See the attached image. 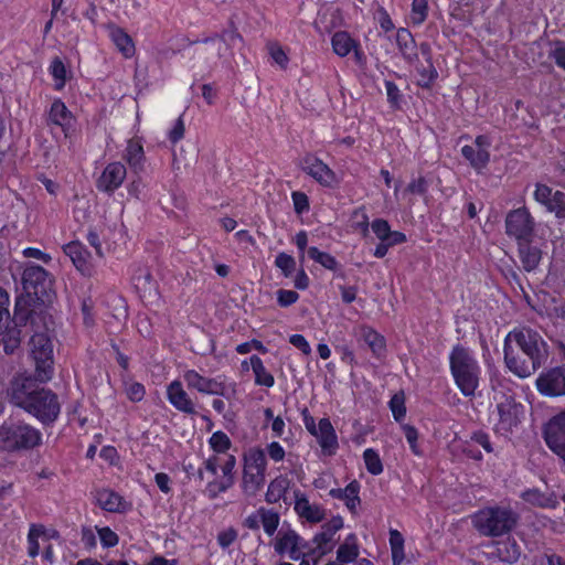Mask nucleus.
Returning a JSON list of instances; mask_svg holds the SVG:
<instances>
[{
  "label": "nucleus",
  "mask_w": 565,
  "mask_h": 565,
  "mask_svg": "<svg viewBox=\"0 0 565 565\" xmlns=\"http://www.w3.org/2000/svg\"><path fill=\"white\" fill-rule=\"evenodd\" d=\"M503 353L508 370L520 379H526L547 362L550 345L539 331L518 327L505 335Z\"/></svg>",
  "instance_id": "obj_1"
},
{
  "label": "nucleus",
  "mask_w": 565,
  "mask_h": 565,
  "mask_svg": "<svg viewBox=\"0 0 565 565\" xmlns=\"http://www.w3.org/2000/svg\"><path fill=\"white\" fill-rule=\"evenodd\" d=\"M39 383L35 375L34 379L17 375L10 381L7 396L11 404L34 416L41 424L51 425L61 413L58 397Z\"/></svg>",
  "instance_id": "obj_2"
},
{
  "label": "nucleus",
  "mask_w": 565,
  "mask_h": 565,
  "mask_svg": "<svg viewBox=\"0 0 565 565\" xmlns=\"http://www.w3.org/2000/svg\"><path fill=\"white\" fill-rule=\"evenodd\" d=\"M449 369L460 393L465 397H475L482 371L473 351L461 344L455 345L449 353Z\"/></svg>",
  "instance_id": "obj_3"
},
{
  "label": "nucleus",
  "mask_w": 565,
  "mask_h": 565,
  "mask_svg": "<svg viewBox=\"0 0 565 565\" xmlns=\"http://www.w3.org/2000/svg\"><path fill=\"white\" fill-rule=\"evenodd\" d=\"M519 514L510 505L486 507L471 515V523L477 532L486 537H498L515 529Z\"/></svg>",
  "instance_id": "obj_4"
},
{
  "label": "nucleus",
  "mask_w": 565,
  "mask_h": 565,
  "mask_svg": "<svg viewBox=\"0 0 565 565\" xmlns=\"http://www.w3.org/2000/svg\"><path fill=\"white\" fill-rule=\"evenodd\" d=\"M42 445V433L23 420H6L0 425V451L23 452Z\"/></svg>",
  "instance_id": "obj_5"
},
{
  "label": "nucleus",
  "mask_w": 565,
  "mask_h": 565,
  "mask_svg": "<svg viewBox=\"0 0 565 565\" xmlns=\"http://www.w3.org/2000/svg\"><path fill=\"white\" fill-rule=\"evenodd\" d=\"M22 286L29 300L33 303L46 305L55 297L54 278L40 265L29 263L22 273Z\"/></svg>",
  "instance_id": "obj_6"
},
{
  "label": "nucleus",
  "mask_w": 565,
  "mask_h": 565,
  "mask_svg": "<svg viewBox=\"0 0 565 565\" xmlns=\"http://www.w3.org/2000/svg\"><path fill=\"white\" fill-rule=\"evenodd\" d=\"M30 345L35 361V376L40 383H46L54 373L52 340L46 332H35L30 339Z\"/></svg>",
  "instance_id": "obj_7"
},
{
  "label": "nucleus",
  "mask_w": 565,
  "mask_h": 565,
  "mask_svg": "<svg viewBox=\"0 0 565 565\" xmlns=\"http://www.w3.org/2000/svg\"><path fill=\"white\" fill-rule=\"evenodd\" d=\"M505 234L516 243L535 237V220L527 207L510 211L505 216Z\"/></svg>",
  "instance_id": "obj_8"
},
{
  "label": "nucleus",
  "mask_w": 565,
  "mask_h": 565,
  "mask_svg": "<svg viewBox=\"0 0 565 565\" xmlns=\"http://www.w3.org/2000/svg\"><path fill=\"white\" fill-rule=\"evenodd\" d=\"M183 380L189 390L196 391L201 394L220 395L224 397L228 395V386L222 375L207 377L195 370H188L183 374Z\"/></svg>",
  "instance_id": "obj_9"
},
{
  "label": "nucleus",
  "mask_w": 565,
  "mask_h": 565,
  "mask_svg": "<svg viewBox=\"0 0 565 565\" xmlns=\"http://www.w3.org/2000/svg\"><path fill=\"white\" fill-rule=\"evenodd\" d=\"M499 422L495 425L497 431L507 434L511 431L520 423V416L523 413V406L515 402L514 396L504 397L495 401Z\"/></svg>",
  "instance_id": "obj_10"
},
{
  "label": "nucleus",
  "mask_w": 565,
  "mask_h": 565,
  "mask_svg": "<svg viewBox=\"0 0 565 565\" xmlns=\"http://www.w3.org/2000/svg\"><path fill=\"white\" fill-rule=\"evenodd\" d=\"M543 435L547 447L565 465V411L550 419L544 427Z\"/></svg>",
  "instance_id": "obj_11"
},
{
  "label": "nucleus",
  "mask_w": 565,
  "mask_h": 565,
  "mask_svg": "<svg viewBox=\"0 0 565 565\" xmlns=\"http://www.w3.org/2000/svg\"><path fill=\"white\" fill-rule=\"evenodd\" d=\"M533 196L537 203L543 205L547 212L553 213L556 218L565 220V193L553 190L546 184L537 183Z\"/></svg>",
  "instance_id": "obj_12"
},
{
  "label": "nucleus",
  "mask_w": 565,
  "mask_h": 565,
  "mask_svg": "<svg viewBox=\"0 0 565 565\" xmlns=\"http://www.w3.org/2000/svg\"><path fill=\"white\" fill-rule=\"evenodd\" d=\"M490 146L491 139L488 136L479 135L472 145L461 148V154L477 172H481L490 161Z\"/></svg>",
  "instance_id": "obj_13"
},
{
  "label": "nucleus",
  "mask_w": 565,
  "mask_h": 565,
  "mask_svg": "<svg viewBox=\"0 0 565 565\" xmlns=\"http://www.w3.org/2000/svg\"><path fill=\"white\" fill-rule=\"evenodd\" d=\"M275 551L278 554L288 553L289 557L298 561L301 556H307L303 550L308 548V543L294 530L281 529L276 537L274 544Z\"/></svg>",
  "instance_id": "obj_14"
},
{
  "label": "nucleus",
  "mask_w": 565,
  "mask_h": 565,
  "mask_svg": "<svg viewBox=\"0 0 565 565\" xmlns=\"http://www.w3.org/2000/svg\"><path fill=\"white\" fill-rule=\"evenodd\" d=\"M537 391L548 397L565 395V367H552L536 379Z\"/></svg>",
  "instance_id": "obj_15"
},
{
  "label": "nucleus",
  "mask_w": 565,
  "mask_h": 565,
  "mask_svg": "<svg viewBox=\"0 0 565 565\" xmlns=\"http://www.w3.org/2000/svg\"><path fill=\"white\" fill-rule=\"evenodd\" d=\"M301 169L322 186L332 188L338 184L334 171L315 154L308 153L302 158Z\"/></svg>",
  "instance_id": "obj_16"
},
{
  "label": "nucleus",
  "mask_w": 565,
  "mask_h": 565,
  "mask_svg": "<svg viewBox=\"0 0 565 565\" xmlns=\"http://www.w3.org/2000/svg\"><path fill=\"white\" fill-rule=\"evenodd\" d=\"M343 527V520L341 516H333L330 521L322 525L321 532L313 536V548L308 551L309 555L323 556L329 553L333 545L335 533Z\"/></svg>",
  "instance_id": "obj_17"
},
{
  "label": "nucleus",
  "mask_w": 565,
  "mask_h": 565,
  "mask_svg": "<svg viewBox=\"0 0 565 565\" xmlns=\"http://www.w3.org/2000/svg\"><path fill=\"white\" fill-rule=\"evenodd\" d=\"M127 169L121 162L108 163L96 181V188L105 193H114L124 182Z\"/></svg>",
  "instance_id": "obj_18"
},
{
  "label": "nucleus",
  "mask_w": 565,
  "mask_h": 565,
  "mask_svg": "<svg viewBox=\"0 0 565 565\" xmlns=\"http://www.w3.org/2000/svg\"><path fill=\"white\" fill-rule=\"evenodd\" d=\"M312 436L321 448L323 456H333L339 449V441L335 429L328 417L319 420L318 427Z\"/></svg>",
  "instance_id": "obj_19"
},
{
  "label": "nucleus",
  "mask_w": 565,
  "mask_h": 565,
  "mask_svg": "<svg viewBox=\"0 0 565 565\" xmlns=\"http://www.w3.org/2000/svg\"><path fill=\"white\" fill-rule=\"evenodd\" d=\"M167 398L178 411L189 415L196 414L194 403L180 381H173L168 385Z\"/></svg>",
  "instance_id": "obj_20"
},
{
  "label": "nucleus",
  "mask_w": 565,
  "mask_h": 565,
  "mask_svg": "<svg viewBox=\"0 0 565 565\" xmlns=\"http://www.w3.org/2000/svg\"><path fill=\"white\" fill-rule=\"evenodd\" d=\"M294 509L299 518L305 519L310 523H319L326 516L323 508L318 504L310 503L307 495L299 490L295 491Z\"/></svg>",
  "instance_id": "obj_21"
},
{
  "label": "nucleus",
  "mask_w": 565,
  "mask_h": 565,
  "mask_svg": "<svg viewBox=\"0 0 565 565\" xmlns=\"http://www.w3.org/2000/svg\"><path fill=\"white\" fill-rule=\"evenodd\" d=\"M516 244L522 268L527 273L535 271L543 256L541 247L534 244V238L519 242Z\"/></svg>",
  "instance_id": "obj_22"
},
{
  "label": "nucleus",
  "mask_w": 565,
  "mask_h": 565,
  "mask_svg": "<svg viewBox=\"0 0 565 565\" xmlns=\"http://www.w3.org/2000/svg\"><path fill=\"white\" fill-rule=\"evenodd\" d=\"M95 498L99 508L107 512L124 513L131 508L130 503L110 489L97 490Z\"/></svg>",
  "instance_id": "obj_23"
},
{
  "label": "nucleus",
  "mask_w": 565,
  "mask_h": 565,
  "mask_svg": "<svg viewBox=\"0 0 565 565\" xmlns=\"http://www.w3.org/2000/svg\"><path fill=\"white\" fill-rule=\"evenodd\" d=\"M64 253L71 258L73 265L83 275H90V254L79 242H71L63 247Z\"/></svg>",
  "instance_id": "obj_24"
},
{
  "label": "nucleus",
  "mask_w": 565,
  "mask_h": 565,
  "mask_svg": "<svg viewBox=\"0 0 565 565\" xmlns=\"http://www.w3.org/2000/svg\"><path fill=\"white\" fill-rule=\"evenodd\" d=\"M331 44L333 52L340 57L349 55L352 51L358 61L363 56L359 42L345 31L335 32L331 38Z\"/></svg>",
  "instance_id": "obj_25"
},
{
  "label": "nucleus",
  "mask_w": 565,
  "mask_h": 565,
  "mask_svg": "<svg viewBox=\"0 0 565 565\" xmlns=\"http://www.w3.org/2000/svg\"><path fill=\"white\" fill-rule=\"evenodd\" d=\"M109 38L115 44L117 50L126 57L130 58L135 55L136 49L131 36L120 26L115 23L106 25Z\"/></svg>",
  "instance_id": "obj_26"
},
{
  "label": "nucleus",
  "mask_w": 565,
  "mask_h": 565,
  "mask_svg": "<svg viewBox=\"0 0 565 565\" xmlns=\"http://www.w3.org/2000/svg\"><path fill=\"white\" fill-rule=\"evenodd\" d=\"M259 523L268 535H273L279 524V514L274 510L260 508L255 514L249 515V529H258Z\"/></svg>",
  "instance_id": "obj_27"
},
{
  "label": "nucleus",
  "mask_w": 565,
  "mask_h": 565,
  "mask_svg": "<svg viewBox=\"0 0 565 565\" xmlns=\"http://www.w3.org/2000/svg\"><path fill=\"white\" fill-rule=\"evenodd\" d=\"M371 230L380 242L391 244H403L407 241L406 235L398 231H392L391 225L384 218H375L371 222Z\"/></svg>",
  "instance_id": "obj_28"
},
{
  "label": "nucleus",
  "mask_w": 565,
  "mask_h": 565,
  "mask_svg": "<svg viewBox=\"0 0 565 565\" xmlns=\"http://www.w3.org/2000/svg\"><path fill=\"white\" fill-rule=\"evenodd\" d=\"M124 159L134 173L139 174L145 170V151L141 142L137 139L128 140L125 149Z\"/></svg>",
  "instance_id": "obj_29"
},
{
  "label": "nucleus",
  "mask_w": 565,
  "mask_h": 565,
  "mask_svg": "<svg viewBox=\"0 0 565 565\" xmlns=\"http://www.w3.org/2000/svg\"><path fill=\"white\" fill-rule=\"evenodd\" d=\"M396 44L398 46L401 54L409 64L418 62L416 42L409 30L405 28H399L397 30Z\"/></svg>",
  "instance_id": "obj_30"
},
{
  "label": "nucleus",
  "mask_w": 565,
  "mask_h": 565,
  "mask_svg": "<svg viewBox=\"0 0 565 565\" xmlns=\"http://www.w3.org/2000/svg\"><path fill=\"white\" fill-rule=\"evenodd\" d=\"M493 555L501 562L514 564L521 556V547L513 539H507L494 543Z\"/></svg>",
  "instance_id": "obj_31"
},
{
  "label": "nucleus",
  "mask_w": 565,
  "mask_h": 565,
  "mask_svg": "<svg viewBox=\"0 0 565 565\" xmlns=\"http://www.w3.org/2000/svg\"><path fill=\"white\" fill-rule=\"evenodd\" d=\"M73 115L67 109L66 105L61 99H55L49 113V122L55 126H60L65 137H67V130L72 126Z\"/></svg>",
  "instance_id": "obj_32"
},
{
  "label": "nucleus",
  "mask_w": 565,
  "mask_h": 565,
  "mask_svg": "<svg viewBox=\"0 0 565 565\" xmlns=\"http://www.w3.org/2000/svg\"><path fill=\"white\" fill-rule=\"evenodd\" d=\"M249 366L254 374V382L258 386L270 388L275 385L273 372L265 365L264 361L257 355L249 356Z\"/></svg>",
  "instance_id": "obj_33"
},
{
  "label": "nucleus",
  "mask_w": 565,
  "mask_h": 565,
  "mask_svg": "<svg viewBox=\"0 0 565 565\" xmlns=\"http://www.w3.org/2000/svg\"><path fill=\"white\" fill-rule=\"evenodd\" d=\"M360 338L370 348L373 355L382 358L386 352V342L383 335L373 328L363 326L360 328Z\"/></svg>",
  "instance_id": "obj_34"
},
{
  "label": "nucleus",
  "mask_w": 565,
  "mask_h": 565,
  "mask_svg": "<svg viewBox=\"0 0 565 565\" xmlns=\"http://www.w3.org/2000/svg\"><path fill=\"white\" fill-rule=\"evenodd\" d=\"M360 484L358 481L350 482L345 488L331 489L329 494L332 498L345 501L347 508L354 512L360 504L359 498Z\"/></svg>",
  "instance_id": "obj_35"
},
{
  "label": "nucleus",
  "mask_w": 565,
  "mask_h": 565,
  "mask_svg": "<svg viewBox=\"0 0 565 565\" xmlns=\"http://www.w3.org/2000/svg\"><path fill=\"white\" fill-rule=\"evenodd\" d=\"M267 468L266 452L262 448L249 450V469H255V475H249V482H263Z\"/></svg>",
  "instance_id": "obj_36"
},
{
  "label": "nucleus",
  "mask_w": 565,
  "mask_h": 565,
  "mask_svg": "<svg viewBox=\"0 0 565 565\" xmlns=\"http://www.w3.org/2000/svg\"><path fill=\"white\" fill-rule=\"evenodd\" d=\"M413 65L415 66V71L418 75L416 84L422 88L430 89L436 79L438 78V72L434 66V63H419L418 61L415 62Z\"/></svg>",
  "instance_id": "obj_37"
},
{
  "label": "nucleus",
  "mask_w": 565,
  "mask_h": 565,
  "mask_svg": "<svg viewBox=\"0 0 565 565\" xmlns=\"http://www.w3.org/2000/svg\"><path fill=\"white\" fill-rule=\"evenodd\" d=\"M512 381L500 373L490 375V386L493 392V399H500V396L512 397Z\"/></svg>",
  "instance_id": "obj_38"
},
{
  "label": "nucleus",
  "mask_w": 565,
  "mask_h": 565,
  "mask_svg": "<svg viewBox=\"0 0 565 565\" xmlns=\"http://www.w3.org/2000/svg\"><path fill=\"white\" fill-rule=\"evenodd\" d=\"M238 40L239 43H243V38L238 34H234V32H228L224 36L215 35L210 39H205L204 43L206 45V52L215 53L216 56H222L223 49H227V41L234 42Z\"/></svg>",
  "instance_id": "obj_39"
},
{
  "label": "nucleus",
  "mask_w": 565,
  "mask_h": 565,
  "mask_svg": "<svg viewBox=\"0 0 565 565\" xmlns=\"http://www.w3.org/2000/svg\"><path fill=\"white\" fill-rule=\"evenodd\" d=\"M521 498L525 502L541 508H554L556 504V500L552 495L546 494L539 489L525 490L521 493Z\"/></svg>",
  "instance_id": "obj_40"
},
{
  "label": "nucleus",
  "mask_w": 565,
  "mask_h": 565,
  "mask_svg": "<svg viewBox=\"0 0 565 565\" xmlns=\"http://www.w3.org/2000/svg\"><path fill=\"white\" fill-rule=\"evenodd\" d=\"M355 536L351 534L337 551V562L341 564L353 563L359 556V547L355 544Z\"/></svg>",
  "instance_id": "obj_41"
},
{
  "label": "nucleus",
  "mask_w": 565,
  "mask_h": 565,
  "mask_svg": "<svg viewBox=\"0 0 565 565\" xmlns=\"http://www.w3.org/2000/svg\"><path fill=\"white\" fill-rule=\"evenodd\" d=\"M307 253L312 260L320 264L323 268L328 270L337 273L341 269V265L339 264V262L335 259L334 256H332L329 253L321 252L315 246L309 247Z\"/></svg>",
  "instance_id": "obj_42"
},
{
  "label": "nucleus",
  "mask_w": 565,
  "mask_h": 565,
  "mask_svg": "<svg viewBox=\"0 0 565 565\" xmlns=\"http://www.w3.org/2000/svg\"><path fill=\"white\" fill-rule=\"evenodd\" d=\"M2 339L0 345H2L3 352L6 354H13L17 349H19L21 343V331L17 328H6L1 333Z\"/></svg>",
  "instance_id": "obj_43"
},
{
  "label": "nucleus",
  "mask_w": 565,
  "mask_h": 565,
  "mask_svg": "<svg viewBox=\"0 0 565 565\" xmlns=\"http://www.w3.org/2000/svg\"><path fill=\"white\" fill-rule=\"evenodd\" d=\"M45 534V527L42 524H31L28 533V555L36 557L40 552L39 537Z\"/></svg>",
  "instance_id": "obj_44"
},
{
  "label": "nucleus",
  "mask_w": 565,
  "mask_h": 565,
  "mask_svg": "<svg viewBox=\"0 0 565 565\" xmlns=\"http://www.w3.org/2000/svg\"><path fill=\"white\" fill-rule=\"evenodd\" d=\"M428 0H413L409 14L411 23L415 26L422 25L428 17Z\"/></svg>",
  "instance_id": "obj_45"
},
{
  "label": "nucleus",
  "mask_w": 565,
  "mask_h": 565,
  "mask_svg": "<svg viewBox=\"0 0 565 565\" xmlns=\"http://www.w3.org/2000/svg\"><path fill=\"white\" fill-rule=\"evenodd\" d=\"M288 488V480L285 478H276L274 479L267 489L266 500L270 503L278 502L284 494L286 493Z\"/></svg>",
  "instance_id": "obj_46"
},
{
  "label": "nucleus",
  "mask_w": 565,
  "mask_h": 565,
  "mask_svg": "<svg viewBox=\"0 0 565 565\" xmlns=\"http://www.w3.org/2000/svg\"><path fill=\"white\" fill-rule=\"evenodd\" d=\"M363 459L366 470L373 475L379 476L383 472V463L379 452L373 448H366L363 451Z\"/></svg>",
  "instance_id": "obj_47"
},
{
  "label": "nucleus",
  "mask_w": 565,
  "mask_h": 565,
  "mask_svg": "<svg viewBox=\"0 0 565 565\" xmlns=\"http://www.w3.org/2000/svg\"><path fill=\"white\" fill-rule=\"evenodd\" d=\"M352 218L354 220L353 228L358 231L363 237H366L370 233L371 223L369 221V215L364 206H360L355 209L352 213Z\"/></svg>",
  "instance_id": "obj_48"
},
{
  "label": "nucleus",
  "mask_w": 565,
  "mask_h": 565,
  "mask_svg": "<svg viewBox=\"0 0 565 565\" xmlns=\"http://www.w3.org/2000/svg\"><path fill=\"white\" fill-rule=\"evenodd\" d=\"M50 72H51L52 76L54 77V79L56 81L55 88L62 89L66 82V68L60 57H54L52 60L51 65H50Z\"/></svg>",
  "instance_id": "obj_49"
},
{
  "label": "nucleus",
  "mask_w": 565,
  "mask_h": 565,
  "mask_svg": "<svg viewBox=\"0 0 565 565\" xmlns=\"http://www.w3.org/2000/svg\"><path fill=\"white\" fill-rule=\"evenodd\" d=\"M275 265L282 271L285 277H291L296 270V260L286 253H279L276 256Z\"/></svg>",
  "instance_id": "obj_50"
},
{
  "label": "nucleus",
  "mask_w": 565,
  "mask_h": 565,
  "mask_svg": "<svg viewBox=\"0 0 565 565\" xmlns=\"http://www.w3.org/2000/svg\"><path fill=\"white\" fill-rule=\"evenodd\" d=\"M390 546L392 555L396 558L405 557L404 537L402 533L395 529L390 530Z\"/></svg>",
  "instance_id": "obj_51"
},
{
  "label": "nucleus",
  "mask_w": 565,
  "mask_h": 565,
  "mask_svg": "<svg viewBox=\"0 0 565 565\" xmlns=\"http://www.w3.org/2000/svg\"><path fill=\"white\" fill-rule=\"evenodd\" d=\"M390 408L396 422L404 419L406 415L405 398L403 394H395L390 401Z\"/></svg>",
  "instance_id": "obj_52"
},
{
  "label": "nucleus",
  "mask_w": 565,
  "mask_h": 565,
  "mask_svg": "<svg viewBox=\"0 0 565 565\" xmlns=\"http://www.w3.org/2000/svg\"><path fill=\"white\" fill-rule=\"evenodd\" d=\"M403 431L405 434V438L409 445V448L412 450V452L415 455V456H422L423 455V450L420 449L419 445H418V431L417 429L412 426V425H403Z\"/></svg>",
  "instance_id": "obj_53"
},
{
  "label": "nucleus",
  "mask_w": 565,
  "mask_h": 565,
  "mask_svg": "<svg viewBox=\"0 0 565 565\" xmlns=\"http://www.w3.org/2000/svg\"><path fill=\"white\" fill-rule=\"evenodd\" d=\"M385 89L387 95V102L390 103L391 107L399 109L403 100V95L401 94V90L397 87V85L392 81H385Z\"/></svg>",
  "instance_id": "obj_54"
},
{
  "label": "nucleus",
  "mask_w": 565,
  "mask_h": 565,
  "mask_svg": "<svg viewBox=\"0 0 565 565\" xmlns=\"http://www.w3.org/2000/svg\"><path fill=\"white\" fill-rule=\"evenodd\" d=\"M9 319V295L0 287V333H2L7 328Z\"/></svg>",
  "instance_id": "obj_55"
},
{
  "label": "nucleus",
  "mask_w": 565,
  "mask_h": 565,
  "mask_svg": "<svg viewBox=\"0 0 565 565\" xmlns=\"http://www.w3.org/2000/svg\"><path fill=\"white\" fill-rule=\"evenodd\" d=\"M97 533L100 539V543L104 547L109 548L114 547L119 542V536L115 533L110 527H97Z\"/></svg>",
  "instance_id": "obj_56"
},
{
  "label": "nucleus",
  "mask_w": 565,
  "mask_h": 565,
  "mask_svg": "<svg viewBox=\"0 0 565 565\" xmlns=\"http://www.w3.org/2000/svg\"><path fill=\"white\" fill-rule=\"evenodd\" d=\"M210 445L213 450L224 452L230 448L231 441L225 433L215 431L210 438Z\"/></svg>",
  "instance_id": "obj_57"
},
{
  "label": "nucleus",
  "mask_w": 565,
  "mask_h": 565,
  "mask_svg": "<svg viewBox=\"0 0 565 565\" xmlns=\"http://www.w3.org/2000/svg\"><path fill=\"white\" fill-rule=\"evenodd\" d=\"M268 51L273 61L279 65L280 68L285 70L288 65L289 58L281 46L274 43L268 46Z\"/></svg>",
  "instance_id": "obj_58"
},
{
  "label": "nucleus",
  "mask_w": 565,
  "mask_h": 565,
  "mask_svg": "<svg viewBox=\"0 0 565 565\" xmlns=\"http://www.w3.org/2000/svg\"><path fill=\"white\" fill-rule=\"evenodd\" d=\"M291 199L297 214H302L309 210V199L306 193L294 191L291 193Z\"/></svg>",
  "instance_id": "obj_59"
},
{
  "label": "nucleus",
  "mask_w": 565,
  "mask_h": 565,
  "mask_svg": "<svg viewBox=\"0 0 565 565\" xmlns=\"http://www.w3.org/2000/svg\"><path fill=\"white\" fill-rule=\"evenodd\" d=\"M405 191L412 194L425 195L428 191V181L424 177L413 179Z\"/></svg>",
  "instance_id": "obj_60"
},
{
  "label": "nucleus",
  "mask_w": 565,
  "mask_h": 565,
  "mask_svg": "<svg viewBox=\"0 0 565 565\" xmlns=\"http://www.w3.org/2000/svg\"><path fill=\"white\" fill-rule=\"evenodd\" d=\"M232 484V478L223 479L222 481H210L206 487V492L211 499H214L218 493L224 492Z\"/></svg>",
  "instance_id": "obj_61"
},
{
  "label": "nucleus",
  "mask_w": 565,
  "mask_h": 565,
  "mask_svg": "<svg viewBox=\"0 0 565 565\" xmlns=\"http://www.w3.org/2000/svg\"><path fill=\"white\" fill-rule=\"evenodd\" d=\"M470 439L480 445L488 454L493 452L492 443L488 433L483 430L473 431Z\"/></svg>",
  "instance_id": "obj_62"
},
{
  "label": "nucleus",
  "mask_w": 565,
  "mask_h": 565,
  "mask_svg": "<svg viewBox=\"0 0 565 565\" xmlns=\"http://www.w3.org/2000/svg\"><path fill=\"white\" fill-rule=\"evenodd\" d=\"M550 57H552L555 64L565 71V42H556L554 49L550 52Z\"/></svg>",
  "instance_id": "obj_63"
},
{
  "label": "nucleus",
  "mask_w": 565,
  "mask_h": 565,
  "mask_svg": "<svg viewBox=\"0 0 565 565\" xmlns=\"http://www.w3.org/2000/svg\"><path fill=\"white\" fill-rule=\"evenodd\" d=\"M535 565H565V559L557 554H542L535 559Z\"/></svg>",
  "instance_id": "obj_64"
}]
</instances>
